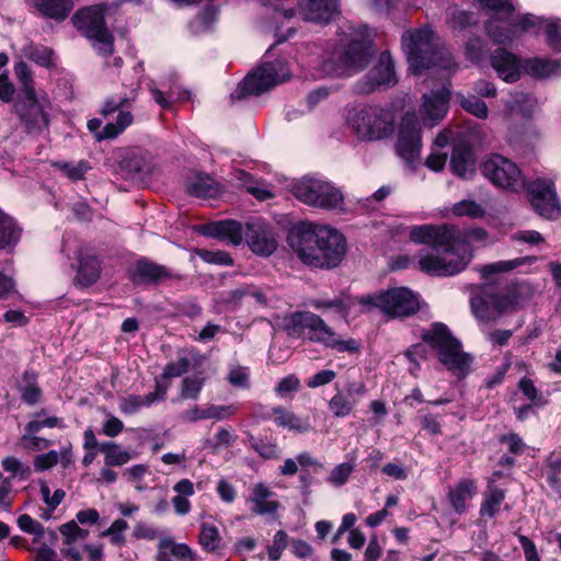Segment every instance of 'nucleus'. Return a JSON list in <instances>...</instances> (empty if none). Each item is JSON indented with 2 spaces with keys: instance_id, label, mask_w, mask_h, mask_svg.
Returning <instances> with one entry per match:
<instances>
[{
  "instance_id": "f257e3e1",
  "label": "nucleus",
  "mask_w": 561,
  "mask_h": 561,
  "mask_svg": "<svg viewBox=\"0 0 561 561\" xmlns=\"http://www.w3.org/2000/svg\"><path fill=\"white\" fill-rule=\"evenodd\" d=\"M410 239L417 244H427L442 250L443 255L426 254L419 260L421 271L437 276L455 275L466 268L472 259L470 241L484 242L485 229L476 227L460 230L448 224L420 225L411 228Z\"/></svg>"
},
{
  "instance_id": "f03ea898",
  "label": "nucleus",
  "mask_w": 561,
  "mask_h": 561,
  "mask_svg": "<svg viewBox=\"0 0 561 561\" xmlns=\"http://www.w3.org/2000/svg\"><path fill=\"white\" fill-rule=\"evenodd\" d=\"M482 174L496 187L511 192L527 190L534 209L542 217L557 219L561 216V205L551 180L537 179L526 184L518 165L512 160L492 154L481 164Z\"/></svg>"
},
{
  "instance_id": "7ed1b4c3",
  "label": "nucleus",
  "mask_w": 561,
  "mask_h": 561,
  "mask_svg": "<svg viewBox=\"0 0 561 561\" xmlns=\"http://www.w3.org/2000/svg\"><path fill=\"white\" fill-rule=\"evenodd\" d=\"M287 241L304 264L317 268L339 266L347 251L345 237L327 225L298 224L290 229Z\"/></svg>"
},
{
  "instance_id": "20e7f679",
  "label": "nucleus",
  "mask_w": 561,
  "mask_h": 561,
  "mask_svg": "<svg viewBox=\"0 0 561 561\" xmlns=\"http://www.w3.org/2000/svg\"><path fill=\"white\" fill-rule=\"evenodd\" d=\"M376 55L374 34L367 27L355 32L346 42L334 47L324 60V72L333 77H348L363 70Z\"/></svg>"
},
{
  "instance_id": "39448f33",
  "label": "nucleus",
  "mask_w": 561,
  "mask_h": 561,
  "mask_svg": "<svg viewBox=\"0 0 561 561\" xmlns=\"http://www.w3.org/2000/svg\"><path fill=\"white\" fill-rule=\"evenodd\" d=\"M403 45L408 49L410 69L414 75H420L432 66L447 70L457 66L448 50L437 47L434 33L427 27L409 32V37L403 36Z\"/></svg>"
},
{
  "instance_id": "423d86ee",
  "label": "nucleus",
  "mask_w": 561,
  "mask_h": 561,
  "mask_svg": "<svg viewBox=\"0 0 561 561\" xmlns=\"http://www.w3.org/2000/svg\"><path fill=\"white\" fill-rule=\"evenodd\" d=\"M288 335L301 337L307 333L312 342L321 343L337 352H354L358 350L355 340H342L319 316L310 311H297L285 319Z\"/></svg>"
},
{
  "instance_id": "0eeeda50",
  "label": "nucleus",
  "mask_w": 561,
  "mask_h": 561,
  "mask_svg": "<svg viewBox=\"0 0 561 561\" xmlns=\"http://www.w3.org/2000/svg\"><path fill=\"white\" fill-rule=\"evenodd\" d=\"M423 341L436 351L438 360L453 374L465 377L470 371L472 356L462 351L461 342L456 339L448 327L436 322L422 333Z\"/></svg>"
},
{
  "instance_id": "6e6552de",
  "label": "nucleus",
  "mask_w": 561,
  "mask_h": 561,
  "mask_svg": "<svg viewBox=\"0 0 561 561\" xmlns=\"http://www.w3.org/2000/svg\"><path fill=\"white\" fill-rule=\"evenodd\" d=\"M72 22L85 37L93 41L99 54L108 56L113 53L114 38L105 26L104 5H90L77 11Z\"/></svg>"
},
{
  "instance_id": "1a4fd4ad",
  "label": "nucleus",
  "mask_w": 561,
  "mask_h": 561,
  "mask_svg": "<svg viewBox=\"0 0 561 561\" xmlns=\"http://www.w3.org/2000/svg\"><path fill=\"white\" fill-rule=\"evenodd\" d=\"M53 105L46 94H20L14 102L18 115L26 134L39 135L50 125Z\"/></svg>"
},
{
  "instance_id": "9d476101",
  "label": "nucleus",
  "mask_w": 561,
  "mask_h": 561,
  "mask_svg": "<svg viewBox=\"0 0 561 561\" xmlns=\"http://www.w3.org/2000/svg\"><path fill=\"white\" fill-rule=\"evenodd\" d=\"M290 77V71L285 61L276 60L264 62L257 69L249 73L232 94L233 99H243L250 95H260Z\"/></svg>"
},
{
  "instance_id": "9b49d317",
  "label": "nucleus",
  "mask_w": 561,
  "mask_h": 561,
  "mask_svg": "<svg viewBox=\"0 0 561 561\" xmlns=\"http://www.w3.org/2000/svg\"><path fill=\"white\" fill-rule=\"evenodd\" d=\"M310 306L318 310L333 309L344 319L376 309L386 312V290L360 297H352L343 293L333 299H312Z\"/></svg>"
},
{
  "instance_id": "f8f14e48",
  "label": "nucleus",
  "mask_w": 561,
  "mask_h": 561,
  "mask_svg": "<svg viewBox=\"0 0 561 561\" xmlns=\"http://www.w3.org/2000/svg\"><path fill=\"white\" fill-rule=\"evenodd\" d=\"M293 193L302 203L320 208H337L343 199L341 192L330 183L305 178L293 187Z\"/></svg>"
},
{
  "instance_id": "ddd939ff",
  "label": "nucleus",
  "mask_w": 561,
  "mask_h": 561,
  "mask_svg": "<svg viewBox=\"0 0 561 561\" xmlns=\"http://www.w3.org/2000/svg\"><path fill=\"white\" fill-rule=\"evenodd\" d=\"M541 22H543L542 18L529 13L518 15L511 11L501 25L495 19L489 20L485 23V32L494 43L508 44L524 32L540 28Z\"/></svg>"
},
{
  "instance_id": "4468645a",
  "label": "nucleus",
  "mask_w": 561,
  "mask_h": 561,
  "mask_svg": "<svg viewBox=\"0 0 561 561\" xmlns=\"http://www.w3.org/2000/svg\"><path fill=\"white\" fill-rule=\"evenodd\" d=\"M347 123L359 139L377 140L386 135V112L382 107L369 105L348 113Z\"/></svg>"
},
{
  "instance_id": "2eb2a0df",
  "label": "nucleus",
  "mask_w": 561,
  "mask_h": 561,
  "mask_svg": "<svg viewBox=\"0 0 561 561\" xmlns=\"http://www.w3.org/2000/svg\"><path fill=\"white\" fill-rule=\"evenodd\" d=\"M422 148L421 128L415 113H407L401 121L396 150L405 163L415 168Z\"/></svg>"
},
{
  "instance_id": "dca6fc26",
  "label": "nucleus",
  "mask_w": 561,
  "mask_h": 561,
  "mask_svg": "<svg viewBox=\"0 0 561 561\" xmlns=\"http://www.w3.org/2000/svg\"><path fill=\"white\" fill-rule=\"evenodd\" d=\"M245 503L250 506V512L256 516L274 517L282 508L277 493L265 482H256L249 488Z\"/></svg>"
},
{
  "instance_id": "f3484780",
  "label": "nucleus",
  "mask_w": 561,
  "mask_h": 561,
  "mask_svg": "<svg viewBox=\"0 0 561 561\" xmlns=\"http://www.w3.org/2000/svg\"><path fill=\"white\" fill-rule=\"evenodd\" d=\"M129 277L136 285H157L180 279V276L169 267L152 262L146 257L138 260L129 271Z\"/></svg>"
},
{
  "instance_id": "a211bd4d",
  "label": "nucleus",
  "mask_w": 561,
  "mask_h": 561,
  "mask_svg": "<svg viewBox=\"0 0 561 561\" xmlns=\"http://www.w3.org/2000/svg\"><path fill=\"white\" fill-rule=\"evenodd\" d=\"M244 239L250 249L261 255H270L277 248V242L272 231L260 220L247 224Z\"/></svg>"
},
{
  "instance_id": "6ab92c4d",
  "label": "nucleus",
  "mask_w": 561,
  "mask_h": 561,
  "mask_svg": "<svg viewBox=\"0 0 561 561\" xmlns=\"http://www.w3.org/2000/svg\"><path fill=\"white\" fill-rule=\"evenodd\" d=\"M417 309L419 300L411 290L404 287L388 288V319L409 317Z\"/></svg>"
},
{
  "instance_id": "aec40b11",
  "label": "nucleus",
  "mask_w": 561,
  "mask_h": 561,
  "mask_svg": "<svg viewBox=\"0 0 561 561\" xmlns=\"http://www.w3.org/2000/svg\"><path fill=\"white\" fill-rule=\"evenodd\" d=\"M449 99L450 91L446 87L424 94L423 103L420 108L423 119L430 122L432 125L443 119L448 111Z\"/></svg>"
},
{
  "instance_id": "412c9836",
  "label": "nucleus",
  "mask_w": 561,
  "mask_h": 561,
  "mask_svg": "<svg viewBox=\"0 0 561 561\" xmlns=\"http://www.w3.org/2000/svg\"><path fill=\"white\" fill-rule=\"evenodd\" d=\"M169 386L160 381H156L154 390L144 396L131 394L124 398L119 403V410L124 414H135L141 408H149L157 402L165 400Z\"/></svg>"
},
{
  "instance_id": "4be33fe9",
  "label": "nucleus",
  "mask_w": 561,
  "mask_h": 561,
  "mask_svg": "<svg viewBox=\"0 0 561 561\" xmlns=\"http://www.w3.org/2000/svg\"><path fill=\"white\" fill-rule=\"evenodd\" d=\"M339 0H300L304 19L311 22H329L337 12Z\"/></svg>"
},
{
  "instance_id": "5701e85b",
  "label": "nucleus",
  "mask_w": 561,
  "mask_h": 561,
  "mask_svg": "<svg viewBox=\"0 0 561 561\" xmlns=\"http://www.w3.org/2000/svg\"><path fill=\"white\" fill-rule=\"evenodd\" d=\"M491 65L497 76L506 82H515L519 79V60L504 48H497L491 56Z\"/></svg>"
},
{
  "instance_id": "b1692460",
  "label": "nucleus",
  "mask_w": 561,
  "mask_h": 561,
  "mask_svg": "<svg viewBox=\"0 0 561 561\" xmlns=\"http://www.w3.org/2000/svg\"><path fill=\"white\" fill-rule=\"evenodd\" d=\"M79 266L76 283L81 287H89L96 283L101 275V261L90 251H80Z\"/></svg>"
},
{
  "instance_id": "393cba45",
  "label": "nucleus",
  "mask_w": 561,
  "mask_h": 561,
  "mask_svg": "<svg viewBox=\"0 0 561 561\" xmlns=\"http://www.w3.org/2000/svg\"><path fill=\"white\" fill-rule=\"evenodd\" d=\"M450 168L461 179H470L476 171V158L472 149L466 145H457L451 153Z\"/></svg>"
},
{
  "instance_id": "a878e982",
  "label": "nucleus",
  "mask_w": 561,
  "mask_h": 561,
  "mask_svg": "<svg viewBox=\"0 0 561 561\" xmlns=\"http://www.w3.org/2000/svg\"><path fill=\"white\" fill-rule=\"evenodd\" d=\"M205 233L238 245L244 238V228L236 220L213 222L205 228Z\"/></svg>"
},
{
  "instance_id": "bb28decb",
  "label": "nucleus",
  "mask_w": 561,
  "mask_h": 561,
  "mask_svg": "<svg viewBox=\"0 0 561 561\" xmlns=\"http://www.w3.org/2000/svg\"><path fill=\"white\" fill-rule=\"evenodd\" d=\"M73 462L72 445L69 443L60 448V451L50 450L34 457V469L43 472L60 463L62 468H68Z\"/></svg>"
},
{
  "instance_id": "cd10ccee",
  "label": "nucleus",
  "mask_w": 561,
  "mask_h": 561,
  "mask_svg": "<svg viewBox=\"0 0 561 561\" xmlns=\"http://www.w3.org/2000/svg\"><path fill=\"white\" fill-rule=\"evenodd\" d=\"M524 70L534 78H549L561 75V59L534 57L524 62Z\"/></svg>"
},
{
  "instance_id": "c85d7f7f",
  "label": "nucleus",
  "mask_w": 561,
  "mask_h": 561,
  "mask_svg": "<svg viewBox=\"0 0 561 561\" xmlns=\"http://www.w3.org/2000/svg\"><path fill=\"white\" fill-rule=\"evenodd\" d=\"M478 491L477 482L472 479H462L448 493L453 508L461 514L467 510V501L472 499Z\"/></svg>"
},
{
  "instance_id": "c756f323",
  "label": "nucleus",
  "mask_w": 561,
  "mask_h": 561,
  "mask_svg": "<svg viewBox=\"0 0 561 561\" xmlns=\"http://www.w3.org/2000/svg\"><path fill=\"white\" fill-rule=\"evenodd\" d=\"M270 417L277 426L298 433H306L311 427L307 419H301L283 407L273 408Z\"/></svg>"
},
{
  "instance_id": "7c9ffc66",
  "label": "nucleus",
  "mask_w": 561,
  "mask_h": 561,
  "mask_svg": "<svg viewBox=\"0 0 561 561\" xmlns=\"http://www.w3.org/2000/svg\"><path fill=\"white\" fill-rule=\"evenodd\" d=\"M35 9L45 18L64 21L72 11V0H33Z\"/></svg>"
},
{
  "instance_id": "2f4dec72",
  "label": "nucleus",
  "mask_w": 561,
  "mask_h": 561,
  "mask_svg": "<svg viewBox=\"0 0 561 561\" xmlns=\"http://www.w3.org/2000/svg\"><path fill=\"white\" fill-rule=\"evenodd\" d=\"M385 54L379 56L378 62L364 78L356 83L357 92L363 94L373 93L377 88L386 83Z\"/></svg>"
},
{
  "instance_id": "473e14b6",
  "label": "nucleus",
  "mask_w": 561,
  "mask_h": 561,
  "mask_svg": "<svg viewBox=\"0 0 561 561\" xmlns=\"http://www.w3.org/2000/svg\"><path fill=\"white\" fill-rule=\"evenodd\" d=\"M219 192L218 184L207 174L195 173L188 180L187 193L197 198H214Z\"/></svg>"
},
{
  "instance_id": "72a5a7b5",
  "label": "nucleus",
  "mask_w": 561,
  "mask_h": 561,
  "mask_svg": "<svg viewBox=\"0 0 561 561\" xmlns=\"http://www.w3.org/2000/svg\"><path fill=\"white\" fill-rule=\"evenodd\" d=\"M299 466L302 469L311 468L314 473L323 467L322 463L310 453L304 451L298 454L295 459L286 458L284 463L278 469L279 474L284 477H293L298 472Z\"/></svg>"
},
{
  "instance_id": "f704fd0d",
  "label": "nucleus",
  "mask_w": 561,
  "mask_h": 561,
  "mask_svg": "<svg viewBox=\"0 0 561 561\" xmlns=\"http://www.w3.org/2000/svg\"><path fill=\"white\" fill-rule=\"evenodd\" d=\"M22 228L0 209V250L13 248L21 239Z\"/></svg>"
},
{
  "instance_id": "c9c22d12",
  "label": "nucleus",
  "mask_w": 561,
  "mask_h": 561,
  "mask_svg": "<svg viewBox=\"0 0 561 561\" xmlns=\"http://www.w3.org/2000/svg\"><path fill=\"white\" fill-rule=\"evenodd\" d=\"M505 496V490L489 484L480 506V515L489 518L494 517L500 512V507L503 504Z\"/></svg>"
},
{
  "instance_id": "e433bc0d",
  "label": "nucleus",
  "mask_w": 561,
  "mask_h": 561,
  "mask_svg": "<svg viewBox=\"0 0 561 561\" xmlns=\"http://www.w3.org/2000/svg\"><path fill=\"white\" fill-rule=\"evenodd\" d=\"M134 122V116L129 111L124 107L118 111L115 123H107L102 131L96 134V140L113 139L121 135Z\"/></svg>"
},
{
  "instance_id": "4c0bfd02",
  "label": "nucleus",
  "mask_w": 561,
  "mask_h": 561,
  "mask_svg": "<svg viewBox=\"0 0 561 561\" xmlns=\"http://www.w3.org/2000/svg\"><path fill=\"white\" fill-rule=\"evenodd\" d=\"M249 446L257 453L264 460L278 459L280 455V448L273 438L255 437L249 434L248 437Z\"/></svg>"
},
{
  "instance_id": "58836bf2",
  "label": "nucleus",
  "mask_w": 561,
  "mask_h": 561,
  "mask_svg": "<svg viewBox=\"0 0 561 561\" xmlns=\"http://www.w3.org/2000/svg\"><path fill=\"white\" fill-rule=\"evenodd\" d=\"M222 538L218 527L206 523L201 524L198 534V543L204 551L211 553L217 551L221 546Z\"/></svg>"
},
{
  "instance_id": "ea45409f",
  "label": "nucleus",
  "mask_w": 561,
  "mask_h": 561,
  "mask_svg": "<svg viewBox=\"0 0 561 561\" xmlns=\"http://www.w3.org/2000/svg\"><path fill=\"white\" fill-rule=\"evenodd\" d=\"M23 55L42 67L49 68L54 65V53L46 46L31 43L23 48Z\"/></svg>"
},
{
  "instance_id": "a19ab883",
  "label": "nucleus",
  "mask_w": 561,
  "mask_h": 561,
  "mask_svg": "<svg viewBox=\"0 0 561 561\" xmlns=\"http://www.w3.org/2000/svg\"><path fill=\"white\" fill-rule=\"evenodd\" d=\"M356 401L348 393L337 392L329 401V410L335 417H345L351 414Z\"/></svg>"
},
{
  "instance_id": "79ce46f5",
  "label": "nucleus",
  "mask_w": 561,
  "mask_h": 561,
  "mask_svg": "<svg viewBox=\"0 0 561 561\" xmlns=\"http://www.w3.org/2000/svg\"><path fill=\"white\" fill-rule=\"evenodd\" d=\"M99 450L105 455L104 461L107 467L123 466L131 458L128 451L122 450L118 445L111 442L102 443L99 446Z\"/></svg>"
},
{
  "instance_id": "37998d69",
  "label": "nucleus",
  "mask_w": 561,
  "mask_h": 561,
  "mask_svg": "<svg viewBox=\"0 0 561 561\" xmlns=\"http://www.w3.org/2000/svg\"><path fill=\"white\" fill-rule=\"evenodd\" d=\"M451 213L456 217H469L471 219L483 218L484 208L472 199H462L451 207Z\"/></svg>"
},
{
  "instance_id": "c03bdc74",
  "label": "nucleus",
  "mask_w": 561,
  "mask_h": 561,
  "mask_svg": "<svg viewBox=\"0 0 561 561\" xmlns=\"http://www.w3.org/2000/svg\"><path fill=\"white\" fill-rule=\"evenodd\" d=\"M540 28H543L548 46L554 51H561V24L559 19H543Z\"/></svg>"
},
{
  "instance_id": "a18cd8bd",
  "label": "nucleus",
  "mask_w": 561,
  "mask_h": 561,
  "mask_svg": "<svg viewBox=\"0 0 561 561\" xmlns=\"http://www.w3.org/2000/svg\"><path fill=\"white\" fill-rule=\"evenodd\" d=\"M190 355V357L180 355L176 360L167 364L163 369L162 377L174 378L187 373L191 367L192 359H195L196 352L191 351Z\"/></svg>"
},
{
  "instance_id": "49530a36",
  "label": "nucleus",
  "mask_w": 561,
  "mask_h": 561,
  "mask_svg": "<svg viewBox=\"0 0 561 561\" xmlns=\"http://www.w3.org/2000/svg\"><path fill=\"white\" fill-rule=\"evenodd\" d=\"M447 23L454 30H465L476 23L473 13L458 8H449L447 11Z\"/></svg>"
},
{
  "instance_id": "de8ad7c7",
  "label": "nucleus",
  "mask_w": 561,
  "mask_h": 561,
  "mask_svg": "<svg viewBox=\"0 0 561 561\" xmlns=\"http://www.w3.org/2000/svg\"><path fill=\"white\" fill-rule=\"evenodd\" d=\"M459 102L465 111L474 115L478 118L485 119L489 115V110L485 102L476 95H460Z\"/></svg>"
},
{
  "instance_id": "09e8293b",
  "label": "nucleus",
  "mask_w": 561,
  "mask_h": 561,
  "mask_svg": "<svg viewBox=\"0 0 561 561\" xmlns=\"http://www.w3.org/2000/svg\"><path fill=\"white\" fill-rule=\"evenodd\" d=\"M481 4L489 12H492L493 15L490 20H497L499 24L503 23L505 16L514 11V7L510 0H480Z\"/></svg>"
},
{
  "instance_id": "8fccbe9b",
  "label": "nucleus",
  "mask_w": 561,
  "mask_h": 561,
  "mask_svg": "<svg viewBox=\"0 0 561 561\" xmlns=\"http://www.w3.org/2000/svg\"><path fill=\"white\" fill-rule=\"evenodd\" d=\"M149 474L150 470L146 465H135L126 469L123 473L127 481L134 484L138 491H144L148 488L147 483L145 482V478Z\"/></svg>"
},
{
  "instance_id": "3c124183",
  "label": "nucleus",
  "mask_w": 561,
  "mask_h": 561,
  "mask_svg": "<svg viewBox=\"0 0 561 561\" xmlns=\"http://www.w3.org/2000/svg\"><path fill=\"white\" fill-rule=\"evenodd\" d=\"M14 72L21 83V94H32L36 92L32 71L24 61L15 64Z\"/></svg>"
},
{
  "instance_id": "603ef678",
  "label": "nucleus",
  "mask_w": 561,
  "mask_h": 561,
  "mask_svg": "<svg viewBox=\"0 0 561 561\" xmlns=\"http://www.w3.org/2000/svg\"><path fill=\"white\" fill-rule=\"evenodd\" d=\"M204 386V378L198 376L186 377L182 380L180 396L183 399L196 400Z\"/></svg>"
},
{
  "instance_id": "864d4df0",
  "label": "nucleus",
  "mask_w": 561,
  "mask_h": 561,
  "mask_svg": "<svg viewBox=\"0 0 561 561\" xmlns=\"http://www.w3.org/2000/svg\"><path fill=\"white\" fill-rule=\"evenodd\" d=\"M62 536V542H76L84 540L89 536V530L81 528L76 520H70L59 527Z\"/></svg>"
},
{
  "instance_id": "5fc2aeb1",
  "label": "nucleus",
  "mask_w": 561,
  "mask_h": 561,
  "mask_svg": "<svg viewBox=\"0 0 561 561\" xmlns=\"http://www.w3.org/2000/svg\"><path fill=\"white\" fill-rule=\"evenodd\" d=\"M522 261L519 259L508 260V261H499L491 264H485L479 268L482 277L488 279L493 274H499L503 272L512 271L513 268L519 266Z\"/></svg>"
},
{
  "instance_id": "6e6d98bb",
  "label": "nucleus",
  "mask_w": 561,
  "mask_h": 561,
  "mask_svg": "<svg viewBox=\"0 0 561 561\" xmlns=\"http://www.w3.org/2000/svg\"><path fill=\"white\" fill-rule=\"evenodd\" d=\"M227 380L237 388H250V369L245 366L236 365L229 369Z\"/></svg>"
},
{
  "instance_id": "4d7b16f0",
  "label": "nucleus",
  "mask_w": 561,
  "mask_h": 561,
  "mask_svg": "<svg viewBox=\"0 0 561 561\" xmlns=\"http://www.w3.org/2000/svg\"><path fill=\"white\" fill-rule=\"evenodd\" d=\"M353 471L354 466L352 463H340L331 470L330 474L327 478V481L333 486H342L347 482Z\"/></svg>"
},
{
  "instance_id": "13d9d810",
  "label": "nucleus",
  "mask_w": 561,
  "mask_h": 561,
  "mask_svg": "<svg viewBox=\"0 0 561 561\" xmlns=\"http://www.w3.org/2000/svg\"><path fill=\"white\" fill-rule=\"evenodd\" d=\"M471 309L473 314L482 321H493L495 320V314L491 310L489 296L483 297H473L471 299Z\"/></svg>"
},
{
  "instance_id": "bf43d9fd",
  "label": "nucleus",
  "mask_w": 561,
  "mask_h": 561,
  "mask_svg": "<svg viewBox=\"0 0 561 561\" xmlns=\"http://www.w3.org/2000/svg\"><path fill=\"white\" fill-rule=\"evenodd\" d=\"M128 528V524L124 519H116L112 525L104 530L101 536L108 537L110 541L115 546H122L125 543L124 531Z\"/></svg>"
},
{
  "instance_id": "052dcab7",
  "label": "nucleus",
  "mask_w": 561,
  "mask_h": 561,
  "mask_svg": "<svg viewBox=\"0 0 561 561\" xmlns=\"http://www.w3.org/2000/svg\"><path fill=\"white\" fill-rule=\"evenodd\" d=\"M288 545V535L284 530H277L273 537L272 545L267 548L270 560L277 561L280 559L284 550Z\"/></svg>"
},
{
  "instance_id": "680f3d73",
  "label": "nucleus",
  "mask_w": 561,
  "mask_h": 561,
  "mask_svg": "<svg viewBox=\"0 0 561 561\" xmlns=\"http://www.w3.org/2000/svg\"><path fill=\"white\" fill-rule=\"evenodd\" d=\"M41 494L43 497V501L47 504L49 507V512L46 514V518L50 516V513L57 508V506L61 503L64 500L66 493L61 489H57L54 494H50V489L46 483L41 484Z\"/></svg>"
},
{
  "instance_id": "e2e57ef3",
  "label": "nucleus",
  "mask_w": 561,
  "mask_h": 561,
  "mask_svg": "<svg viewBox=\"0 0 561 561\" xmlns=\"http://www.w3.org/2000/svg\"><path fill=\"white\" fill-rule=\"evenodd\" d=\"M161 548H170L172 556L179 559H191L194 560L195 553L186 543H175L171 539L162 540L160 543Z\"/></svg>"
},
{
  "instance_id": "0e129e2a",
  "label": "nucleus",
  "mask_w": 561,
  "mask_h": 561,
  "mask_svg": "<svg viewBox=\"0 0 561 561\" xmlns=\"http://www.w3.org/2000/svg\"><path fill=\"white\" fill-rule=\"evenodd\" d=\"M466 55L472 62H479L485 55V43L480 37L470 38L466 45Z\"/></svg>"
},
{
  "instance_id": "69168bd1",
  "label": "nucleus",
  "mask_w": 561,
  "mask_h": 561,
  "mask_svg": "<svg viewBox=\"0 0 561 561\" xmlns=\"http://www.w3.org/2000/svg\"><path fill=\"white\" fill-rule=\"evenodd\" d=\"M19 528L27 534L41 537L44 534L43 525L36 519L32 518L28 514H22L18 518Z\"/></svg>"
},
{
  "instance_id": "338daca9",
  "label": "nucleus",
  "mask_w": 561,
  "mask_h": 561,
  "mask_svg": "<svg viewBox=\"0 0 561 561\" xmlns=\"http://www.w3.org/2000/svg\"><path fill=\"white\" fill-rule=\"evenodd\" d=\"M59 168L65 172V174L72 181H78L83 179L84 174L90 169V165L87 161H80L78 163H60Z\"/></svg>"
},
{
  "instance_id": "774afa93",
  "label": "nucleus",
  "mask_w": 561,
  "mask_h": 561,
  "mask_svg": "<svg viewBox=\"0 0 561 561\" xmlns=\"http://www.w3.org/2000/svg\"><path fill=\"white\" fill-rule=\"evenodd\" d=\"M2 468L4 471L12 473L13 476H20L21 478H27L31 473V469L27 466H24L18 458L15 457H5L2 459Z\"/></svg>"
}]
</instances>
